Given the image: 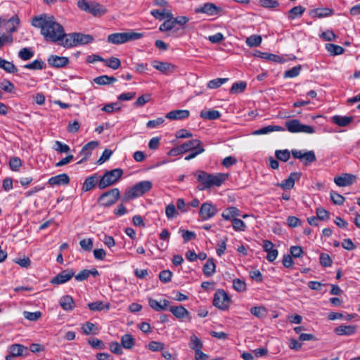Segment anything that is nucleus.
<instances>
[{"mask_svg":"<svg viewBox=\"0 0 360 360\" xmlns=\"http://www.w3.org/2000/svg\"><path fill=\"white\" fill-rule=\"evenodd\" d=\"M75 276V272L71 269L62 271L58 275L51 280V283L53 285H60L70 281Z\"/></svg>","mask_w":360,"mask_h":360,"instance_id":"nucleus-10","label":"nucleus"},{"mask_svg":"<svg viewBox=\"0 0 360 360\" xmlns=\"http://www.w3.org/2000/svg\"><path fill=\"white\" fill-rule=\"evenodd\" d=\"M98 145V142L96 141H91L90 142H89L88 143L85 144L81 152H80V154L81 155L83 156L82 159L79 161L77 163L78 164H80L82 162H83L84 161L86 160L91 155V151L96 148Z\"/></svg>","mask_w":360,"mask_h":360,"instance_id":"nucleus-20","label":"nucleus"},{"mask_svg":"<svg viewBox=\"0 0 360 360\" xmlns=\"http://www.w3.org/2000/svg\"><path fill=\"white\" fill-rule=\"evenodd\" d=\"M47 61L50 66L60 68L66 66L69 63L70 60L68 57L51 55Z\"/></svg>","mask_w":360,"mask_h":360,"instance_id":"nucleus-17","label":"nucleus"},{"mask_svg":"<svg viewBox=\"0 0 360 360\" xmlns=\"http://www.w3.org/2000/svg\"><path fill=\"white\" fill-rule=\"evenodd\" d=\"M255 56L267 60L277 63H282L283 61L279 56L266 52H261L259 51H256Z\"/></svg>","mask_w":360,"mask_h":360,"instance_id":"nucleus-32","label":"nucleus"},{"mask_svg":"<svg viewBox=\"0 0 360 360\" xmlns=\"http://www.w3.org/2000/svg\"><path fill=\"white\" fill-rule=\"evenodd\" d=\"M189 347L196 352L197 351L202 349L203 344L200 339H199L195 335H192L190 338Z\"/></svg>","mask_w":360,"mask_h":360,"instance_id":"nucleus-42","label":"nucleus"},{"mask_svg":"<svg viewBox=\"0 0 360 360\" xmlns=\"http://www.w3.org/2000/svg\"><path fill=\"white\" fill-rule=\"evenodd\" d=\"M229 177L228 174L217 173L212 174L211 177V187L212 186H220L224 181H225Z\"/></svg>","mask_w":360,"mask_h":360,"instance_id":"nucleus-30","label":"nucleus"},{"mask_svg":"<svg viewBox=\"0 0 360 360\" xmlns=\"http://www.w3.org/2000/svg\"><path fill=\"white\" fill-rule=\"evenodd\" d=\"M175 27L173 18H169L165 20L162 25H160L159 30L161 32L170 31Z\"/></svg>","mask_w":360,"mask_h":360,"instance_id":"nucleus-53","label":"nucleus"},{"mask_svg":"<svg viewBox=\"0 0 360 360\" xmlns=\"http://www.w3.org/2000/svg\"><path fill=\"white\" fill-rule=\"evenodd\" d=\"M45 66L44 62L41 60H35L30 63L26 64L23 66L24 68L29 70H42Z\"/></svg>","mask_w":360,"mask_h":360,"instance_id":"nucleus-47","label":"nucleus"},{"mask_svg":"<svg viewBox=\"0 0 360 360\" xmlns=\"http://www.w3.org/2000/svg\"><path fill=\"white\" fill-rule=\"evenodd\" d=\"M22 166V161L20 158L18 157H12L9 160V167L11 170L14 172H17L19 170L20 167Z\"/></svg>","mask_w":360,"mask_h":360,"instance_id":"nucleus-52","label":"nucleus"},{"mask_svg":"<svg viewBox=\"0 0 360 360\" xmlns=\"http://www.w3.org/2000/svg\"><path fill=\"white\" fill-rule=\"evenodd\" d=\"M231 298L224 290H217L214 295L213 305L221 310H226L231 304Z\"/></svg>","mask_w":360,"mask_h":360,"instance_id":"nucleus-5","label":"nucleus"},{"mask_svg":"<svg viewBox=\"0 0 360 360\" xmlns=\"http://www.w3.org/2000/svg\"><path fill=\"white\" fill-rule=\"evenodd\" d=\"M169 311L176 319H187L189 321L191 320L190 312L182 305L172 306L169 307Z\"/></svg>","mask_w":360,"mask_h":360,"instance_id":"nucleus-16","label":"nucleus"},{"mask_svg":"<svg viewBox=\"0 0 360 360\" xmlns=\"http://www.w3.org/2000/svg\"><path fill=\"white\" fill-rule=\"evenodd\" d=\"M77 6L84 11L88 12L94 16L100 14V6L98 4L88 3L85 0H79L77 2Z\"/></svg>","mask_w":360,"mask_h":360,"instance_id":"nucleus-11","label":"nucleus"},{"mask_svg":"<svg viewBox=\"0 0 360 360\" xmlns=\"http://www.w3.org/2000/svg\"><path fill=\"white\" fill-rule=\"evenodd\" d=\"M142 33L136 32L130 30L127 32H115L114 33V44H122L131 41H135L142 38Z\"/></svg>","mask_w":360,"mask_h":360,"instance_id":"nucleus-6","label":"nucleus"},{"mask_svg":"<svg viewBox=\"0 0 360 360\" xmlns=\"http://www.w3.org/2000/svg\"><path fill=\"white\" fill-rule=\"evenodd\" d=\"M229 78H217L212 80H210L207 83V87L211 89H214L220 87L222 84L227 82Z\"/></svg>","mask_w":360,"mask_h":360,"instance_id":"nucleus-48","label":"nucleus"},{"mask_svg":"<svg viewBox=\"0 0 360 360\" xmlns=\"http://www.w3.org/2000/svg\"><path fill=\"white\" fill-rule=\"evenodd\" d=\"M88 307L91 311H101L104 309H110V303L106 302L103 303L102 301H96L94 302H91L88 304Z\"/></svg>","mask_w":360,"mask_h":360,"instance_id":"nucleus-34","label":"nucleus"},{"mask_svg":"<svg viewBox=\"0 0 360 360\" xmlns=\"http://www.w3.org/2000/svg\"><path fill=\"white\" fill-rule=\"evenodd\" d=\"M82 330L83 333L85 335H96L98 333V328L96 325L89 321H87L82 325Z\"/></svg>","mask_w":360,"mask_h":360,"instance_id":"nucleus-39","label":"nucleus"},{"mask_svg":"<svg viewBox=\"0 0 360 360\" xmlns=\"http://www.w3.org/2000/svg\"><path fill=\"white\" fill-rule=\"evenodd\" d=\"M53 149L60 153H68L70 150V147L67 144L63 143L59 141H55Z\"/></svg>","mask_w":360,"mask_h":360,"instance_id":"nucleus-58","label":"nucleus"},{"mask_svg":"<svg viewBox=\"0 0 360 360\" xmlns=\"http://www.w3.org/2000/svg\"><path fill=\"white\" fill-rule=\"evenodd\" d=\"M356 179V176L355 175L345 173L335 177L334 181L338 186H347L352 184Z\"/></svg>","mask_w":360,"mask_h":360,"instance_id":"nucleus-19","label":"nucleus"},{"mask_svg":"<svg viewBox=\"0 0 360 360\" xmlns=\"http://www.w3.org/2000/svg\"><path fill=\"white\" fill-rule=\"evenodd\" d=\"M290 153L288 149L285 150H277L275 151L276 158L283 162H287L290 157Z\"/></svg>","mask_w":360,"mask_h":360,"instance_id":"nucleus-49","label":"nucleus"},{"mask_svg":"<svg viewBox=\"0 0 360 360\" xmlns=\"http://www.w3.org/2000/svg\"><path fill=\"white\" fill-rule=\"evenodd\" d=\"M300 70H301V65L295 66L292 68H291L288 70H286L284 72V77H285V78L295 77L300 74Z\"/></svg>","mask_w":360,"mask_h":360,"instance_id":"nucleus-54","label":"nucleus"},{"mask_svg":"<svg viewBox=\"0 0 360 360\" xmlns=\"http://www.w3.org/2000/svg\"><path fill=\"white\" fill-rule=\"evenodd\" d=\"M330 199H331V201L335 205H342L345 201V198L342 195H340L335 191L330 192Z\"/></svg>","mask_w":360,"mask_h":360,"instance_id":"nucleus-60","label":"nucleus"},{"mask_svg":"<svg viewBox=\"0 0 360 360\" xmlns=\"http://www.w3.org/2000/svg\"><path fill=\"white\" fill-rule=\"evenodd\" d=\"M245 42L250 47L258 46L262 43V37L256 34L251 35L246 39Z\"/></svg>","mask_w":360,"mask_h":360,"instance_id":"nucleus-46","label":"nucleus"},{"mask_svg":"<svg viewBox=\"0 0 360 360\" xmlns=\"http://www.w3.org/2000/svg\"><path fill=\"white\" fill-rule=\"evenodd\" d=\"M215 269L216 265L214 259L212 258H210L203 266V274L207 277L211 276L214 274Z\"/></svg>","mask_w":360,"mask_h":360,"instance_id":"nucleus-33","label":"nucleus"},{"mask_svg":"<svg viewBox=\"0 0 360 360\" xmlns=\"http://www.w3.org/2000/svg\"><path fill=\"white\" fill-rule=\"evenodd\" d=\"M94 40L90 34H84L77 32L68 34L66 39L60 44L65 48L77 46L79 44H87Z\"/></svg>","mask_w":360,"mask_h":360,"instance_id":"nucleus-3","label":"nucleus"},{"mask_svg":"<svg viewBox=\"0 0 360 360\" xmlns=\"http://www.w3.org/2000/svg\"><path fill=\"white\" fill-rule=\"evenodd\" d=\"M100 205L105 207H110L112 205V190L103 193L98 200Z\"/></svg>","mask_w":360,"mask_h":360,"instance_id":"nucleus-28","label":"nucleus"},{"mask_svg":"<svg viewBox=\"0 0 360 360\" xmlns=\"http://www.w3.org/2000/svg\"><path fill=\"white\" fill-rule=\"evenodd\" d=\"M223 11L222 8L216 6L213 3H205L202 6L195 8L196 13H205L208 15H217Z\"/></svg>","mask_w":360,"mask_h":360,"instance_id":"nucleus-8","label":"nucleus"},{"mask_svg":"<svg viewBox=\"0 0 360 360\" xmlns=\"http://www.w3.org/2000/svg\"><path fill=\"white\" fill-rule=\"evenodd\" d=\"M274 245L273 243L268 240H263V250L266 252H267L266 255V259L270 262H273L276 257H278V252L276 249L274 248Z\"/></svg>","mask_w":360,"mask_h":360,"instance_id":"nucleus-14","label":"nucleus"},{"mask_svg":"<svg viewBox=\"0 0 360 360\" xmlns=\"http://www.w3.org/2000/svg\"><path fill=\"white\" fill-rule=\"evenodd\" d=\"M32 25L41 30V34L46 41L60 44L65 41L67 34L64 27L58 23L53 15L41 14L32 18Z\"/></svg>","mask_w":360,"mask_h":360,"instance_id":"nucleus-1","label":"nucleus"},{"mask_svg":"<svg viewBox=\"0 0 360 360\" xmlns=\"http://www.w3.org/2000/svg\"><path fill=\"white\" fill-rule=\"evenodd\" d=\"M333 13V10L329 8H317L310 12L313 18H324L330 16Z\"/></svg>","mask_w":360,"mask_h":360,"instance_id":"nucleus-26","label":"nucleus"},{"mask_svg":"<svg viewBox=\"0 0 360 360\" xmlns=\"http://www.w3.org/2000/svg\"><path fill=\"white\" fill-rule=\"evenodd\" d=\"M232 226L235 231H243L246 228V225L245 222L238 218H233L231 219Z\"/></svg>","mask_w":360,"mask_h":360,"instance_id":"nucleus-51","label":"nucleus"},{"mask_svg":"<svg viewBox=\"0 0 360 360\" xmlns=\"http://www.w3.org/2000/svg\"><path fill=\"white\" fill-rule=\"evenodd\" d=\"M94 82L98 85L110 84L112 82V77L102 75L94 79Z\"/></svg>","mask_w":360,"mask_h":360,"instance_id":"nucleus-59","label":"nucleus"},{"mask_svg":"<svg viewBox=\"0 0 360 360\" xmlns=\"http://www.w3.org/2000/svg\"><path fill=\"white\" fill-rule=\"evenodd\" d=\"M99 179V174L95 173L93 175L87 177L82 186V190L84 192H86L93 189L96 186H98V179Z\"/></svg>","mask_w":360,"mask_h":360,"instance_id":"nucleus-21","label":"nucleus"},{"mask_svg":"<svg viewBox=\"0 0 360 360\" xmlns=\"http://www.w3.org/2000/svg\"><path fill=\"white\" fill-rule=\"evenodd\" d=\"M79 245L84 251H91L93 248V240L91 238H84L80 240Z\"/></svg>","mask_w":360,"mask_h":360,"instance_id":"nucleus-61","label":"nucleus"},{"mask_svg":"<svg viewBox=\"0 0 360 360\" xmlns=\"http://www.w3.org/2000/svg\"><path fill=\"white\" fill-rule=\"evenodd\" d=\"M333 261L329 255L326 253H321L320 255V264L325 267H328L332 265Z\"/></svg>","mask_w":360,"mask_h":360,"instance_id":"nucleus-64","label":"nucleus"},{"mask_svg":"<svg viewBox=\"0 0 360 360\" xmlns=\"http://www.w3.org/2000/svg\"><path fill=\"white\" fill-rule=\"evenodd\" d=\"M285 129L283 127L278 125H268L257 129L252 132L254 135L267 134L273 131H284Z\"/></svg>","mask_w":360,"mask_h":360,"instance_id":"nucleus-24","label":"nucleus"},{"mask_svg":"<svg viewBox=\"0 0 360 360\" xmlns=\"http://www.w3.org/2000/svg\"><path fill=\"white\" fill-rule=\"evenodd\" d=\"M326 49L333 56L340 55L345 51L344 48L333 44H326Z\"/></svg>","mask_w":360,"mask_h":360,"instance_id":"nucleus-44","label":"nucleus"},{"mask_svg":"<svg viewBox=\"0 0 360 360\" xmlns=\"http://www.w3.org/2000/svg\"><path fill=\"white\" fill-rule=\"evenodd\" d=\"M221 216L226 220H231L236 217L240 216V211L235 207H230L223 212Z\"/></svg>","mask_w":360,"mask_h":360,"instance_id":"nucleus-36","label":"nucleus"},{"mask_svg":"<svg viewBox=\"0 0 360 360\" xmlns=\"http://www.w3.org/2000/svg\"><path fill=\"white\" fill-rule=\"evenodd\" d=\"M135 344L133 336L130 334H125L121 338V345L125 349H131Z\"/></svg>","mask_w":360,"mask_h":360,"instance_id":"nucleus-41","label":"nucleus"},{"mask_svg":"<svg viewBox=\"0 0 360 360\" xmlns=\"http://www.w3.org/2000/svg\"><path fill=\"white\" fill-rule=\"evenodd\" d=\"M0 86L2 90L8 93H13L15 91L14 84L7 79L3 80L0 84Z\"/></svg>","mask_w":360,"mask_h":360,"instance_id":"nucleus-55","label":"nucleus"},{"mask_svg":"<svg viewBox=\"0 0 360 360\" xmlns=\"http://www.w3.org/2000/svg\"><path fill=\"white\" fill-rule=\"evenodd\" d=\"M217 213V207L211 202H204L201 205L199 215L202 220H207Z\"/></svg>","mask_w":360,"mask_h":360,"instance_id":"nucleus-9","label":"nucleus"},{"mask_svg":"<svg viewBox=\"0 0 360 360\" xmlns=\"http://www.w3.org/2000/svg\"><path fill=\"white\" fill-rule=\"evenodd\" d=\"M34 56V51L29 48H22L18 52V57L23 60H28Z\"/></svg>","mask_w":360,"mask_h":360,"instance_id":"nucleus-50","label":"nucleus"},{"mask_svg":"<svg viewBox=\"0 0 360 360\" xmlns=\"http://www.w3.org/2000/svg\"><path fill=\"white\" fill-rule=\"evenodd\" d=\"M302 176L300 172H292L288 179L277 184L278 186L285 190H290L294 187L295 181H298Z\"/></svg>","mask_w":360,"mask_h":360,"instance_id":"nucleus-13","label":"nucleus"},{"mask_svg":"<svg viewBox=\"0 0 360 360\" xmlns=\"http://www.w3.org/2000/svg\"><path fill=\"white\" fill-rule=\"evenodd\" d=\"M153 184L150 181H143L136 184L124 193L122 202H126L131 199L139 197L152 188Z\"/></svg>","mask_w":360,"mask_h":360,"instance_id":"nucleus-2","label":"nucleus"},{"mask_svg":"<svg viewBox=\"0 0 360 360\" xmlns=\"http://www.w3.org/2000/svg\"><path fill=\"white\" fill-rule=\"evenodd\" d=\"M318 219L326 221L329 219V212L323 207H318L316 210Z\"/></svg>","mask_w":360,"mask_h":360,"instance_id":"nucleus-63","label":"nucleus"},{"mask_svg":"<svg viewBox=\"0 0 360 360\" xmlns=\"http://www.w3.org/2000/svg\"><path fill=\"white\" fill-rule=\"evenodd\" d=\"M200 117L205 120H214L219 119L221 117V113L216 110H202Z\"/></svg>","mask_w":360,"mask_h":360,"instance_id":"nucleus-35","label":"nucleus"},{"mask_svg":"<svg viewBox=\"0 0 360 360\" xmlns=\"http://www.w3.org/2000/svg\"><path fill=\"white\" fill-rule=\"evenodd\" d=\"M181 148L184 153L195 150L198 147H203L202 142L199 139H191L182 143Z\"/></svg>","mask_w":360,"mask_h":360,"instance_id":"nucleus-25","label":"nucleus"},{"mask_svg":"<svg viewBox=\"0 0 360 360\" xmlns=\"http://www.w3.org/2000/svg\"><path fill=\"white\" fill-rule=\"evenodd\" d=\"M69 182L70 178L65 173L52 176L48 181V184L51 186L67 185Z\"/></svg>","mask_w":360,"mask_h":360,"instance_id":"nucleus-22","label":"nucleus"},{"mask_svg":"<svg viewBox=\"0 0 360 360\" xmlns=\"http://www.w3.org/2000/svg\"><path fill=\"white\" fill-rule=\"evenodd\" d=\"M290 133H314V128L310 125L303 124L299 120L292 119L285 122V127Z\"/></svg>","mask_w":360,"mask_h":360,"instance_id":"nucleus-4","label":"nucleus"},{"mask_svg":"<svg viewBox=\"0 0 360 360\" xmlns=\"http://www.w3.org/2000/svg\"><path fill=\"white\" fill-rule=\"evenodd\" d=\"M335 332L338 335H350L356 332L354 326H340L335 329Z\"/></svg>","mask_w":360,"mask_h":360,"instance_id":"nucleus-31","label":"nucleus"},{"mask_svg":"<svg viewBox=\"0 0 360 360\" xmlns=\"http://www.w3.org/2000/svg\"><path fill=\"white\" fill-rule=\"evenodd\" d=\"M172 273L169 270L161 271L159 274V279L164 283H167L171 281Z\"/></svg>","mask_w":360,"mask_h":360,"instance_id":"nucleus-56","label":"nucleus"},{"mask_svg":"<svg viewBox=\"0 0 360 360\" xmlns=\"http://www.w3.org/2000/svg\"><path fill=\"white\" fill-rule=\"evenodd\" d=\"M112 185V169L106 171L102 176L99 175L98 188L101 190Z\"/></svg>","mask_w":360,"mask_h":360,"instance_id":"nucleus-18","label":"nucleus"},{"mask_svg":"<svg viewBox=\"0 0 360 360\" xmlns=\"http://www.w3.org/2000/svg\"><path fill=\"white\" fill-rule=\"evenodd\" d=\"M151 15L156 19L162 20L165 18L169 19L173 18V15L171 11L167 10H153Z\"/></svg>","mask_w":360,"mask_h":360,"instance_id":"nucleus-37","label":"nucleus"},{"mask_svg":"<svg viewBox=\"0 0 360 360\" xmlns=\"http://www.w3.org/2000/svg\"><path fill=\"white\" fill-rule=\"evenodd\" d=\"M0 68L8 73H15L18 71L15 65L9 61L0 58Z\"/></svg>","mask_w":360,"mask_h":360,"instance_id":"nucleus-43","label":"nucleus"},{"mask_svg":"<svg viewBox=\"0 0 360 360\" xmlns=\"http://www.w3.org/2000/svg\"><path fill=\"white\" fill-rule=\"evenodd\" d=\"M27 350V347L20 344H13L8 348V352L13 356H22L23 352Z\"/></svg>","mask_w":360,"mask_h":360,"instance_id":"nucleus-38","label":"nucleus"},{"mask_svg":"<svg viewBox=\"0 0 360 360\" xmlns=\"http://www.w3.org/2000/svg\"><path fill=\"white\" fill-rule=\"evenodd\" d=\"M304 11L305 8L303 6H295L288 11V18L290 20H294L297 18L301 17Z\"/></svg>","mask_w":360,"mask_h":360,"instance_id":"nucleus-40","label":"nucleus"},{"mask_svg":"<svg viewBox=\"0 0 360 360\" xmlns=\"http://www.w3.org/2000/svg\"><path fill=\"white\" fill-rule=\"evenodd\" d=\"M197 181L201 184L202 187H198L199 190H204L211 188L212 174H208L204 171L199 170L195 172Z\"/></svg>","mask_w":360,"mask_h":360,"instance_id":"nucleus-12","label":"nucleus"},{"mask_svg":"<svg viewBox=\"0 0 360 360\" xmlns=\"http://www.w3.org/2000/svg\"><path fill=\"white\" fill-rule=\"evenodd\" d=\"M247 84L245 82H235L233 84L230 89V93L232 94H237L243 92L246 88Z\"/></svg>","mask_w":360,"mask_h":360,"instance_id":"nucleus-45","label":"nucleus"},{"mask_svg":"<svg viewBox=\"0 0 360 360\" xmlns=\"http://www.w3.org/2000/svg\"><path fill=\"white\" fill-rule=\"evenodd\" d=\"M148 348L153 352L162 351L165 348V345L157 341H151L148 345Z\"/></svg>","mask_w":360,"mask_h":360,"instance_id":"nucleus-62","label":"nucleus"},{"mask_svg":"<svg viewBox=\"0 0 360 360\" xmlns=\"http://www.w3.org/2000/svg\"><path fill=\"white\" fill-rule=\"evenodd\" d=\"M59 302L60 307L65 311L72 310L75 307V302L70 295L63 296Z\"/></svg>","mask_w":360,"mask_h":360,"instance_id":"nucleus-29","label":"nucleus"},{"mask_svg":"<svg viewBox=\"0 0 360 360\" xmlns=\"http://www.w3.org/2000/svg\"><path fill=\"white\" fill-rule=\"evenodd\" d=\"M354 120V117L352 116H341V115H335L332 117V121L333 123L336 124L340 127H346L349 125Z\"/></svg>","mask_w":360,"mask_h":360,"instance_id":"nucleus-27","label":"nucleus"},{"mask_svg":"<svg viewBox=\"0 0 360 360\" xmlns=\"http://www.w3.org/2000/svg\"><path fill=\"white\" fill-rule=\"evenodd\" d=\"M292 155L294 158L300 159L304 165H308L316 161V158L313 150L303 153L302 150H292Z\"/></svg>","mask_w":360,"mask_h":360,"instance_id":"nucleus-7","label":"nucleus"},{"mask_svg":"<svg viewBox=\"0 0 360 360\" xmlns=\"http://www.w3.org/2000/svg\"><path fill=\"white\" fill-rule=\"evenodd\" d=\"M190 112L188 110H176L167 112L165 117L169 120H183L188 117Z\"/></svg>","mask_w":360,"mask_h":360,"instance_id":"nucleus-23","label":"nucleus"},{"mask_svg":"<svg viewBox=\"0 0 360 360\" xmlns=\"http://www.w3.org/2000/svg\"><path fill=\"white\" fill-rule=\"evenodd\" d=\"M233 287L238 292H244L246 290L245 281L239 278H236L233 281Z\"/></svg>","mask_w":360,"mask_h":360,"instance_id":"nucleus-57","label":"nucleus"},{"mask_svg":"<svg viewBox=\"0 0 360 360\" xmlns=\"http://www.w3.org/2000/svg\"><path fill=\"white\" fill-rule=\"evenodd\" d=\"M152 66L164 74L172 73L176 70V66L174 65L159 60H153L152 62Z\"/></svg>","mask_w":360,"mask_h":360,"instance_id":"nucleus-15","label":"nucleus"}]
</instances>
